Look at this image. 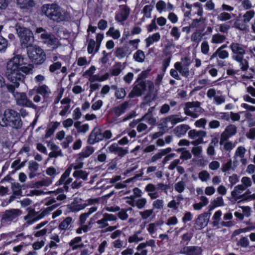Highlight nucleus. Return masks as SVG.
Masks as SVG:
<instances>
[{"mask_svg": "<svg viewBox=\"0 0 255 255\" xmlns=\"http://www.w3.org/2000/svg\"><path fill=\"white\" fill-rule=\"evenodd\" d=\"M27 55L30 61L35 65H40L46 60V54L39 46H31L27 49Z\"/></svg>", "mask_w": 255, "mask_h": 255, "instance_id": "423d86ee", "label": "nucleus"}, {"mask_svg": "<svg viewBox=\"0 0 255 255\" xmlns=\"http://www.w3.org/2000/svg\"><path fill=\"white\" fill-rule=\"evenodd\" d=\"M40 37L44 44L48 46L57 45V39L51 33H48L43 27H38L36 29L35 34H40Z\"/></svg>", "mask_w": 255, "mask_h": 255, "instance_id": "0eeeda50", "label": "nucleus"}, {"mask_svg": "<svg viewBox=\"0 0 255 255\" xmlns=\"http://www.w3.org/2000/svg\"><path fill=\"white\" fill-rule=\"evenodd\" d=\"M147 203V200L144 198H141L135 201L134 207H136L138 209L143 208Z\"/></svg>", "mask_w": 255, "mask_h": 255, "instance_id": "4c0bfd02", "label": "nucleus"}, {"mask_svg": "<svg viewBox=\"0 0 255 255\" xmlns=\"http://www.w3.org/2000/svg\"><path fill=\"white\" fill-rule=\"evenodd\" d=\"M11 188L13 194L15 195L16 196H20L21 195L22 191L19 183H14L12 184Z\"/></svg>", "mask_w": 255, "mask_h": 255, "instance_id": "58836bf2", "label": "nucleus"}, {"mask_svg": "<svg viewBox=\"0 0 255 255\" xmlns=\"http://www.w3.org/2000/svg\"><path fill=\"white\" fill-rule=\"evenodd\" d=\"M230 48L234 53L237 54L236 56H239L240 57L244 56L246 53L243 45L239 43H232L230 45Z\"/></svg>", "mask_w": 255, "mask_h": 255, "instance_id": "2eb2a0df", "label": "nucleus"}, {"mask_svg": "<svg viewBox=\"0 0 255 255\" xmlns=\"http://www.w3.org/2000/svg\"><path fill=\"white\" fill-rule=\"evenodd\" d=\"M130 53L131 51L128 46L117 47L115 51V55L119 59L128 56Z\"/></svg>", "mask_w": 255, "mask_h": 255, "instance_id": "4468645a", "label": "nucleus"}, {"mask_svg": "<svg viewBox=\"0 0 255 255\" xmlns=\"http://www.w3.org/2000/svg\"><path fill=\"white\" fill-rule=\"evenodd\" d=\"M33 65L27 63V59L21 55H16L7 62L5 75L12 84L6 85L7 91L13 94L16 104L20 106L34 108L35 105L28 99L25 93L15 92L20 83H24L26 76L32 73Z\"/></svg>", "mask_w": 255, "mask_h": 255, "instance_id": "f257e3e1", "label": "nucleus"}, {"mask_svg": "<svg viewBox=\"0 0 255 255\" xmlns=\"http://www.w3.org/2000/svg\"><path fill=\"white\" fill-rule=\"evenodd\" d=\"M185 187V183L181 180L180 181L174 185L175 190L178 193H182L184 191Z\"/></svg>", "mask_w": 255, "mask_h": 255, "instance_id": "e433bc0d", "label": "nucleus"}, {"mask_svg": "<svg viewBox=\"0 0 255 255\" xmlns=\"http://www.w3.org/2000/svg\"><path fill=\"white\" fill-rule=\"evenodd\" d=\"M130 210H131V208H129L128 209H122L121 211L118 213L117 215L121 220L125 221L128 218V217L127 211Z\"/></svg>", "mask_w": 255, "mask_h": 255, "instance_id": "c9c22d12", "label": "nucleus"}, {"mask_svg": "<svg viewBox=\"0 0 255 255\" xmlns=\"http://www.w3.org/2000/svg\"><path fill=\"white\" fill-rule=\"evenodd\" d=\"M209 220V215L204 213L199 215L195 222L197 230H201L206 227Z\"/></svg>", "mask_w": 255, "mask_h": 255, "instance_id": "f8f14e48", "label": "nucleus"}, {"mask_svg": "<svg viewBox=\"0 0 255 255\" xmlns=\"http://www.w3.org/2000/svg\"><path fill=\"white\" fill-rule=\"evenodd\" d=\"M171 59V57H168L164 59L162 63V70L163 71H165L170 64V62Z\"/></svg>", "mask_w": 255, "mask_h": 255, "instance_id": "e2e57ef3", "label": "nucleus"}, {"mask_svg": "<svg viewBox=\"0 0 255 255\" xmlns=\"http://www.w3.org/2000/svg\"><path fill=\"white\" fill-rule=\"evenodd\" d=\"M192 219L193 215L191 214V213L190 212H186L184 214L182 219V221L184 224H186L187 222L191 221L192 220Z\"/></svg>", "mask_w": 255, "mask_h": 255, "instance_id": "13d9d810", "label": "nucleus"}, {"mask_svg": "<svg viewBox=\"0 0 255 255\" xmlns=\"http://www.w3.org/2000/svg\"><path fill=\"white\" fill-rule=\"evenodd\" d=\"M7 40L2 36H0V52H4L7 48Z\"/></svg>", "mask_w": 255, "mask_h": 255, "instance_id": "37998d69", "label": "nucleus"}, {"mask_svg": "<svg viewBox=\"0 0 255 255\" xmlns=\"http://www.w3.org/2000/svg\"><path fill=\"white\" fill-rule=\"evenodd\" d=\"M209 176V173L206 170L202 171L199 173V178L203 182L207 181Z\"/></svg>", "mask_w": 255, "mask_h": 255, "instance_id": "4d7b16f0", "label": "nucleus"}, {"mask_svg": "<svg viewBox=\"0 0 255 255\" xmlns=\"http://www.w3.org/2000/svg\"><path fill=\"white\" fill-rule=\"evenodd\" d=\"M119 13L115 15V20L118 22H124L128 17L130 9L127 4H122L119 6Z\"/></svg>", "mask_w": 255, "mask_h": 255, "instance_id": "1a4fd4ad", "label": "nucleus"}, {"mask_svg": "<svg viewBox=\"0 0 255 255\" xmlns=\"http://www.w3.org/2000/svg\"><path fill=\"white\" fill-rule=\"evenodd\" d=\"M104 38V34L101 33H98L96 36V47L95 49V52L98 51L101 42Z\"/></svg>", "mask_w": 255, "mask_h": 255, "instance_id": "864d4df0", "label": "nucleus"}, {"mask_svg": "<svg viewBox=\"0 0 255 255\" xmlns=\"http://www.w3.org/2000/svg\"><path fill=\"white\" fill-rule=\"evenodd\" d=\"M128 106V102L125 101L120 105L114 107L113 109V112L117 117H119L125 113Z\"/></svg>", "mask_w": 255, "mask_h": 255, "instance_id": "f3484780", "label": "nucleus"}, {"mask_svg": "<svg viewBox=\"0 0 255 255\" xmlns=\"http://www.w3.org/2000/svg\"><path fill=\"white\" fill-rule=\"evenodd\" d=\"M106 34L108 36L112 37L114 39H118L121 36V33L119 30H115L114 27H111L109 30L107 32Z\"/></svg>", "mask_w": 255, "mask_h": 255, "instance_id": "c85d7f7f", "label": "nucleus"}, {"mask_svg": "<svg viewBox=\"0 0 255 255\" xmlns=\"http://www.w3.org/2000/svg\"><path fill=\"white\" fill-rule=\"evenodd\" d=\"M16 30L22 48H28L32 46L34 36L31 30L18 25H16Z\"/></svg>", "mask_w": 255, "mask_h": 255, "instance_id": "39448f33", "label": "nucleus"}, {"mask_svg": "<svg viewBox=\"0 0 255 255\" xmlns=\"http://www.w3.org/2000/svg\"><path fill=\"white\" fill-rule=\"evenodd\" d=\"M27 214L24 216V219L28 225H32L37 221H35L39 217V212H36L34 208H28Z\"/></svg>", "mask_w": 255, "mask_h": 255, "instance_id": "ddd939ff", "label": "nucleus"}, {"mask_svg": "<svg viewBox=\"0 0 255 255\" xmlns=\"http://www.w3.org/2000/svg\"><path fill=\"white\" fill-rule=\"evenodd\" d=\"M166 120H168L173 125L183 121V119L177 117L176 115H171L166 118Z\"/></svg>", "mask_w": 255, "mask_h": 255, "instance_id": "79ce46f5", "label": "nucleus"}, {"mask_svg": "<svg viewBox=\"0 0 255 255\" xmlns=\"http://www.w3.org/2000/svg\"><path fill=\"white\" fill-rule=\"evenodd\" d=\"M153 8V5L151 4L146 5L142 9V13L146 18L151 17V12Z\"/></svg>", "mask_w": 255, "mask_h": 255, "instance_id": "f704fd0d", "label": "nucleus"}, {"mask_svg": "<svg viewBox=\"0 0 255 255\" xmlns=\"http://www.w3.org/2000/svg\"><path fill=\"white\" fill-rule=\"evenodd\" d=\"M191 152L196 157H199L202 152V148L200 146H196L192 148Z\"/></svg>", "mask_w": 255, "mask_h": 255, "instance_id": "338daca9", "label": "nucleus"}, {"mask_svg": "<svg viewBox=\"0 0 255 255\" xmlns=\"http://www.w3.org/2000/svg\"><path fill=\"white\" fill-rule=\"evenodd\" d=\"M191 157L192 155L191 153L189 152V150H187L186 149H185V151H183V152H182L180 156V159L183 160H187L190 159L191 158Z\"/></svg>", "mask_w": 255, "mask_h": 255, "instance_id": "603ef678", "label": "nucleus"}, {"mask_svg": "<svg viewBox=\"0 0 255 255\" xmlns=\"http://www.w3.org/2000/svg\"><path fill=\"white\" fill-rule=\"evenodd\" d=\"M82 241L81 237H76L71 240L69 243L70 246L72 248L73 250H77L78 248H81L83 246V244H81L80 245H76V244L79 243Z\"/></svg>", "mask_w": 255, "mask_h": 255, "instance_id": "a878e982", "label": "nucleus"}, {"mask_svg": "<svg viewBox=\"0 0 255 255\" xmlns=\"http://www.w3.org/2000/svg\"><path fill=\"white\" fill-rule=\"evenodd\" d=\"M72 222V218L70 217H66L59 225V229L61 230H66Z\"/></svg>", "mask_w": 255, "mask_h": 255, "instance_id": "bb28decb", "label": "nucleus"}, {"mask_svg": "<svg viewBox=\"0 0 255 255\" xmlns=\"http://www.w3.org/2000/svg\"><path fill=\"white\" fill-rule=\"evenodd\" d=\"M202 253L201 247L196 246H185L180 251L181 254L185 255H201Z\"/></svg>", "mask_w": 255, "mask_h": 255, "instance_id": "9b49d317", "label": "nucleus"}, {"mask_svg": "<svg viewBox=\"0 0 255 255\" xmlns=\"http://www.w3.org/2000/svg\"><path fill=\"white\" fill-rule=\"evenodd\" d=\"M42 10L45 15L54 21L59 22L68 20V13L62 10L57 4L51 3L44 5Z\"/></svg>", "mask_w": 255, "mask_h": 255, "instance_id": "7ed1b4c3", "label": "nucleus"}, {"mask_svg": "<svg viewBox=\"0 0 255 255\" xmlns=\"http://www.w3.org/2000/svg\"><path fill=\"white\" fill-rule=\"evenodd\" d=\"M149 70H146L142 71L138 76V77L137 79L136 80V83L140 82L142 81H144L143 80L145 79L148 76L149 72L150 71Z\"/></svg>", "mask_w": 255, "mask_h": 255, "instance_id": "49530a36", "label": "nucleus"}, {"mask_svg": "<svg viewBox=\"0 0 255 255\" xmlns=\"http://www.w3.org/2000/svg\"><path fill=\"white\" fill-rule=\"evenodd\" d=\"M156 8L157 10L161 13L162 11L166 8V3L162 0H159L156 4Z\"/></svg>", "mask_w": 255, "mask_h": 255, "instance_id": "de8ad7c7", "label": "nucleus"}, {"mask_svg": "<svg viewBox=\"0 0 255 255\" xmlns=\"http://www.w3.org/2000/svg\"><path fill=\"white\" fill-rule=\"evenodd\" d=\"M153 209L146 210L140 212V215L143 220H146L153 214Z\"/></svg>", "mask_w": 255, "mask_h": 255, "instance_id": "09e8293b", "label": "nucleus"}, {"mask_svg": "<svg viewBox=\"0 0 255 255\" xmlns=\"http://www.w3.org/2000/svg\"><path fill=\"white\" fill-rule=\"evenodd\" d=\"M245 23L243 20V21H241L239 19H237L234 22V26L238 29L243 30H245Z\"/></svg>", "mask_w": 255, "mask_h": 255, "instance_id": "6e6d98bb", "label": "nucleus"}, {"mask_svg": "<svg viewBox=\"0 0 255 255\" xmlns=\"http://www.w3.org/2000/svg\"><path fill=\"white\" fill-rule=\"evenodd\" d=\"M94 136L95 137L94 140H92V142L93 143H97L100 141H102L103 139V137L102 136V133H101L100 130H98V131H94Z\"/></svg>", "mask_w": 255, "mask_h": 255, "instance_id": "8fccbe9b", "label": "nucleus"}, {"mask_svg": "<svg viewBox=\"0 0 255 255\" xmlns=\"http://www.w3.org/2000/svg\"><path fill=\"white\" fill-rule=\"evenodd\" d=\"M62 63L60 62H56L51 64L49 66V71L51 73L55 72L56 70L61 68Z\"/></svg>", "mask_w": 255, "mask_h": 255, "instance_id": "a18cd8bd", "label": "nucleus"}, {"mask_svg": "<svg viewBox=\"0 0 255 255\" xmlns=\"http://www.w3.org/2000/svg\"><path fill=\"white\" fill-rule=\"evenodd\" d=\"M235 59L238 62L240 63V65L241 66V69L242 71H247L249 68V63L248 61L244 59V56L239 57L235 56Z\"/></svg>", "mask_w": 255, "mask_h": 255, "instance_id": "b1692460", "label": "nucleus"}, {"mask_svg": "<svg viewBox=\"0 0 255 255\" xmlns=\"http://www.w3.org/2000/svg\"><path fill=\"white\" fill-rule=\"evenodd\" d=\"M126 95V92L124 88H118L115 92V96L118 99H121L125 98Z\"/></svg>", "mask_w": 255, "mask_h": 255, "instance_id": "ea45409f", "label": "nucleus"}, {"mask_svg": "<svg viewBox=\"0 0 255 255\" xmlns=\"http://www.w3.org/2000/svg\"><path fill=\"white\" fill-rule=\"evenodd\" d=\"M103 104V101L101 100H99L92 104V109L94 111L98 110L102 107Z\"/></svg>", "mask_w": 255, "mask_h": 255, "instance_id": "774afa93", "label": "nucleus"}, {"mask_svg": "<svg viewBox=\"0 0 255 255\" xmlns=\"http://www.w3.org/2000/svg\"><path fill=\"white\" fill-rule=\"evenodd\" d=\"M36 93L37 94L42 95L45 99L46 97H48L49 94L50 93V91L48 86L45 84H43L37 88L36 89Z\"/></svg>", "mask_w": 255, "mask_h": 255, "instance_id": "4be33fe9", "label": "nucleus"}, {"mask_svg": "<svg viewBox=\"0 0 255 255\" xmlns=\"http://www.w3.org/2000/svg\"><path fill=\"white\" fill-rule=\"evenodd\" d=\"M146 84L144 81L136 82L133 84L132 89L128 94L129 98H133L136 97H140L146 90Z\"/></svg>", "mask_w": 255, "mask_h": 255, "instance_id": "6e6552de", "label": "nucleus"}, {"mask_svg": "<svg viewBox=\"0 0 255 255\" xmlns=\"http://www.w3.org/2000/svg\"><path fill=\"white\" fill-rule=\"evenodd\" d=\"M190 128L188 125L182 124L177 126L174 129V132L178 137H180L184 135Z\"/></svg>", "mask_w": 255, "mask_h": 255, "instance_id": "a211bd4d", "label": "nucleus"}, {"mask_svg": "<svg viewBox=\"0 0 255 255\" xmlns=\"http://www.w3.org/2000/svg\"><path fill=\"white\" fill-rule=\"evenodd\" d=\"M225 132L230 137L233 136L237 133V128L234 125H229L226 128Z\"/></svg>", "mask_w": 255, "mask_h": 255, "instance_id": "473e14b6", "label": "nucleus"}, {"mask_svg": "<svg viewBox=\"0 0 255 255\" xmlns=\"http://www.w3.org/2000/svg\"><path fill=\"white\" fill-rule=\"evenodd\" d=\"M73 176L77 179H82L84 180H86L88 176V173L82 170H75L73 173Z\"/></svg>", "mask_w": 255, "mask_h": 255, "instance_id": "393cba45", "label": "nucleus"}, {"mask_svg": "<svg viewBox=\"0 0 255 255\" xmlns=\"http://www.w3.org/2000/svg\"><path fill=\"white\" fill-rule=\"evenodd\" d=\"M38 168L39 164L36 161H30L29 162L28 169L30 172L29 173L28 176L30 179H33L36 176L35 172L38 170Z\"/></svg>", "mask_w": 255, "mask_h": 255, "instance_id": "aec40b11", "label": "nucleus"}, {"mask_svg": "<svg viewBox=\"0 0 255 255\" xmlns=\"http://www.w3.org/2000/svg\"><path fill=\"white\" fill-rule=\"evenodd\" d=\"M193 237V234L192 232H186L180 237L181 239L180 244H184L186 242L185 245H187L189 242L191 240Z\"/></svg>", "mask_w": 255, "mask_h": 255, "instance_id": "cd10ccee", "label": "nucleus"}, {"mask_svg": "<svg viewBox=\"0 0 255 255\" xmlns=\"http://www.w3.org/2000/svg\"><path fill=\"white\" fill-rule=\"evenodd\" d=\"M232 160L230 159L227 162L222 165V171L223 172H226L230 170L232 167Z\"/></svg>", "mask_w": 255, "mask_h": 255, "instance_id": "0e129e2a", "label": "nucleus"}, {"mask_svg": "<svg viewBox=\"0 0 255 255\" xmlns=\"http://www.w3.org/2000/svg\"><path fill=\"white\" fill-rule=\"evenodd\" d=\"M255 12L254 10L247 11L243 15V21L244 23H248L254 17Z\"/></svg>", "mask_w": 255, "mask_h": 255, "instance_id": "72a5a7b5", "label": "nucleus"}, {"mask_svg": "<svg viewBox=\"0 0 255 255\" xmlns=\"http://www.w3.org/2000/svg\"><path fill=\"white\" fill-rule=\"evenodd\" d=\"M175 68L179 71L181 75L184 77H187L189 75V70L186 67H183L180 62H177L174 64Z\"/></svg>", "mask_w": 255, "mask_h": 255, "instance_id": "5701e85b", "label": "nucleus"}, {"mask_svg": "<svg viewBox=\"0 0 255 255\" xmlns=\"http://www.w3.org/2000/svg\"><path fill=\"white\" fill-rule=\"evenodd\" d=\"M170 34L175 40H178L180 37L181 32L177 26H174L171 30Z\"/></svg>", "mask_w": 255, "mask_h": 255, "instance_id": "a19ab883", "label": "nucleus"}, {"mask_svg": "<svg viewBox=\"0 0 255 255\" xmlns=\"http://www.w3.org/2000/svg\"><path fill=\"white\" fill-rule=\"evenodd\" d=\"M73 141V137L72 135H67L65 138V141L62 143V146L63 148H67L69 146V144Z\"/></svg>", "mask_w": 255, "mask_h": 255, "instance_id": "680f3d73", "label": "nucleus"}, {"mask_svg": "<svg viewBox=\"0 0 255 255\" xmlns=\"http://www.w3.org/2000/svg\"><path fill=\"white\" fill-rule=\"evenodd\" d=\"M201 52L204 54H207L209 51V45L207 41H204L201 45Z\"/></svg>", "mask_w": 255, "mask_h": 255, "instance_id": "3c124183", "label": "nucleus"}, {"mask_svg": "<svg viewBox=\"0 0 255 255\" xmlns=\"http://www.w3.org/2000/svg\"><path fill=\"white\" fill-rule=\"evenodd\" d=\"M204 34H203L200 31L196 30L191 35V40L193 42L198 44L201 40Z\"/></svg>", "mask_w": 255, "mask_h": 255, "instance_id": "7c9ffc66", "label": "nucleus"}, {"mask_svg": "<svg viewBox=\"0 0 255 255\" xmlns=\"http://www.w3.org/2000/svg\"><path fill=\"white\" fill-rule=\"evenodd\" d=\"M87 204L84 203L81 198H75L71 204L68 205V208L72 212H77L84 209Z\"/></svg>", "mask_w": 255, "mask_h": 255, "instance_id": "9d476101", "label": "nucleus"}, {"mask_svg": "<svg viewBox=\"0 0 255 255\" xmlns=\"http://www.w3.org/2000/svg\"><path fill=\"white\" fill-rule=\"evenodd\" d=\"M16 3L21 9H29L35 5L34 0H16Z\"/></svg>", "mask_w": 255, "mask_h": 255, "instance_id": "6ab92c4d", "label": "nucleus"}, {"mask_svg": "<svg viewBox=\"0 0 255 255\" xmlns=\"http://www.w3.org/2000/svg\"><path fill=\"white\" fill-rule=\"evenodd\" d=\"M237 245L242 247L246 248L249 245V241L247 237H244L240 239Z\"/></svg>", "mask_w": 255, "mask_h": 255, "instance_id": "5fc2aeb1", "label": "nucleus"}, {"mask_svg": "<svg viewBox=\"0 0 255 255\" xmlns=\"http://www.w3.org/2000/svg\"><path fill=\"white\" fill-rule=\"evenodd\" d=\"M96 47V43L93 39H90L89 40L87 51L89 54H93L94 48Z\"/></svg>", "mask_w": 255, "mask_h": 255, "instance_id": "c03bdc74", "label": "nucleus"}, {"mask_svg": "<svg viewBox=\"0 0 255 255\" xmlns=\"http://www.w3.org/2000/svg\"><path fill=\"white\" fill-rule=\"evenodd\" d=\"M226 39V36L220 33H216L213 35L211 40L212 43H221Z\"/></svg>", "mask_w": 255, "mask_h": 255, "instance_id": "c756f323", "label": "nucleus"}, {"mask_svg": "<svg viewBox=\"0 0 255 255\" xmlns=\"http://www.w3.org/2000/svg\"><path fill=\"white\" fill-rule=\"evenodd\" d=\"M133 58L138 62H143L145 58L144 53L141 50H138L134 54Z\"/></svg>", "mask_w": 255, "mask_h": 255, "instance_id": "2f4dec72", "label": "nucleus"}, {"mask_svg": "<svg viewBox=\"0 0 255 255\" xmlns=\"http://www.w3.org/2000/svg\"><path fill=\"white\" fill-rule=\"evenodd\" d=\"M94 148L91 146H87L86 148H83L79 154L78 160H83L84 158L89 157L94 152Z\"/></svg>", "mask_w": 255, "mask_h": 255, "instance_id": "dca6fc26", "label": "nucleus"}, {"mask_svg": "<svg viewBox=\"0 0 255 255\" xmlns=\"http://www.w3.org/2000/svg\"><path fill=\"white\" fill-rule=\"evenodd\" d=\"M124 69V67H122L121 62H116L113 68L110 70V74L112 76H117L120 74Z\"/></svg>", "mask_w": 255, "mask_h": 255, "instance_id": "412c9836", "label": "nucleus"}, {"mask_svg": "<svg viewBox=\"0 0 255 255\" xmlns=\"http://www.w3.org/2000/svg\"><path fill=\"white\" fill-rule=\"evenodd\" d=\"M21 214L22 211L19 209L11 208L5 210L1 213L0 220L1 227H7L13 223H16Z\"/></svg>", "mask_w": 255, "mask_h": 255, "instance_id": "20e7f679", "label": "nucleus"}, {"mask_svg": "<svg viewBox=\"0 0 255 255\" xmlns=\"http://www.w3.org/2000/svg\"><path fill=\"white\" fill-rule=\"evenodd\" d=\"M136 198L134 195L130 196H127L125 197V199H128L126 201V203L131 206L132 207H134V204L135 201L134 199Z\"/></svg>", "mask_w": 255, "mask_h": 255, "instance_id": "052dcab7", "label": "nucleus"}, {"mask_svg": "<svg viewBox=\"0 0 255 255\" xmlns=\"http://www.w3.org/2000/svg\"><path fill=\"white\" fill-rule=\"evenodd\" d=\"M22 124L19 113L14 110L6 109L3 114L0 115V124L2 127L19 129L22 128Z\"/></svg>", "mask_w": 255, "mask_h": 255, "instance_id": "f03ea898", "label": "nucleus"}, {"mask_svg": "<svg viewBox=\"0 0 255 255\" xmlns=\"http://www.w3.org/2000/svg\"><path fill=\"white\" fill-rule=\"evenodd\" d=\"M241 181L243 185L246 187V188L251 187L252 186V181L250 178L246 176H244L242 178Z\"/></svg>", "mask_w": 255, "mask_h": 255, "instance_id": "bf43d9fd", "label": "nucleus"}, {"mask_svg": "<svg viewBox=\"0 0 255 255\" xmlns=\"http://www.w3.org/2000/svg\"><path fill=\"white\" fill-rule=\"evenodd\" d=\"M219 18L221 21H226L231 18V16L230 13L228 12H222L219 15Z\"/></svg>", "mask_w": 255, "mask_h": 255, "instance_id": "69168bd1", "label": "nucleus"}]
</instances>
